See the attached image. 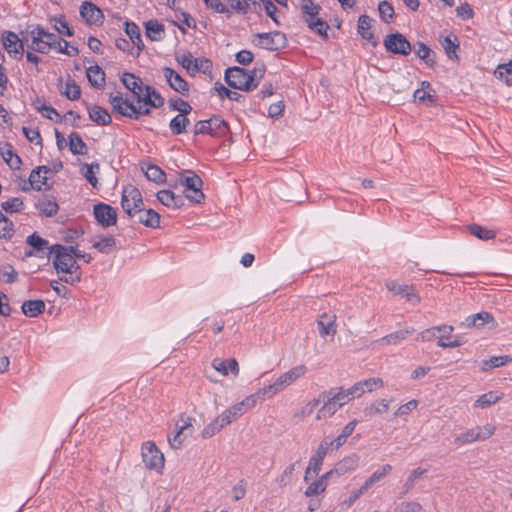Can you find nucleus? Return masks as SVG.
Instances as JSON below:
<instances>
[{
	"label": "nucleus",
	"mask_w": 512,
	"mask_h": 512,
	"mask_svg": "<svg viewBox=\"0 0 512 512\" xmlns=\"http://www.w3.org/2000/svg\"><path fill=\"white\" fill-rule=\"evenodd\" d=\"M389 405L390 401L387 399L377 400L365 409V414L368 417H372L377 414H383L388 411Z\"/></svg>",
	"instance_id": "nucleus-50"
},
{
	"label": "nucleus",
	"mask_w": 512,
	"mask_h": 512,
	"mask_svg": "<svg viewBox=\"0 0 512 512\" xmlns=\"http://www.w3.org/2000/svg\"><path fill=\"white\" fill-rule=\"evenodd\" d=\"M138 220L140 223L150 228H157L160 224V215L153 209L141 210L138 212Z\"/></svg>",
	"instance_id": "nucleus-34"
},
{
	"label": "nucleus",
	"mask_w": 512,
	"mask_h": 512,
	"mask_svg": "<svg viewBox=\"0 0 512 512\" xmlns=\"http://www.w3.org/2000/svg\"><path fill=\"white\" fill-rule=\"evenodd\" d=\"M359 466V456L357 454L349 455L335 464L334 468L329 470L332 477L334 475L341 476L348 472L354 471Z\"/></svg>",
	"instance_id": "nucleus-20"
},
{
	"label": "nucleus",
	"mask_w": 512,
	"mask_h": 512,
	"mask_svg": "<svg viewBox=\"0 0 512 512\" xmlns=\"http://www.w3.org/2000/svg\"><path fill=\"white\" fill-rule=\"evenodd\" d=\"M37 208L42 215L51 217L58 212V204L53 197H43L37 203Z\"/></svg>",
	"instance_id": "nucleus-35"
},
{
	"label": "nucleus",
	"mask_w": 512,
	"mask_h": 512,
	"mask_svg": "<svg viewBox=\"0 0 512 512\" xmlns=\"http://www.w3.org/2000/svg\"><path fill=\"white\" fill-rule=\"evenodd\" d=\"M384 46L387 51L407 56L411 52L410 42L400 33L389 34L384 40Z\"/></svg>",
	"instance_id": "nucleus-13"
},
{
	"label": "nucleus",
	"mask_w": 512,
	"mask_h": 512,
	"mask_svg": "<svg viewBox=\"0 0 512 512\" xmlns=\"http://www.w3.org/2000/svg\"><path fill=\"white\" fill-rule=\"evenodd\" d=\"M3 47L13 59H21L24 53L25 42L16 33L5 31L1 37Z\"/></svg>",
	"instance_id": "nucleus-12"
},
{
	"label": "nucleus",
	"mask_w": 512,
	"mask_h": 512,
	"mask_svg": "<svg viewBox=\"0 0 512 512\" xmlns=\"http://www.w3.org/2000/svg\"><path fill=\"white\" fill-rule=\"evenodd\" d=\"M512 361V358L508 355L503 356H493L488 360H483L482 364V370H488L491 368H498L502 367Z\"/></svg>",
	"instance_id": "nucleus-51"
},
{
	"label": "nucleus",
	"mask_w": 512,
	"mask_h": 512,
	"mask_svg": "<svg viewBox=\"0 0 512 512\" xmlns=\"http://www.w3.org/2000/svg\"><path fill=\"white\" fill-rule=\"evenodd\" d=\"M468 230L473 236L477 237L480 240H484V241L494 239L496 236V233L493 230L488 229V228L483 227L478 224L470 225L468 227Z\"/></svg>",
	"instance_id": "nucleus-47"
},
{
	"label": "nucleus",
	"mask_w": 512,
	"mask_h": 512,
	"mask_svg": "<svg viewBox=\"0 0 512 512\" xmlns=\"http://www.w3.org/2000/svg\"><path fill=\"white\" fill-rule=\"evenodd\" d=\"M190 124L187 116L183 114L176 115L169 123V128L175 135H180L186 132L187 126Z\"/></svg>",
	"instance_id": "nucleus-46"
},
{
	"label": "nucleus",
	"mask_w": 512,
	"mask_h": 512,
	"mask_svg": "<svg viewBox=\"0 0 512 512\" xmlns=\"http://www.w3.org/2000/svg\"><path fill=\"white\" fill-rule=\"evenodd\" d=\"M319 403H320L319 399H313V400L309 401L299 410V412L296 413V417H299L300 419H304V418L310 416L314 412V410L318 407Z\"/></svg>",
	"instance_id": "nucleus-62"
},
{
	"label": "nucleus",
	"mask_w": 512,
	"mask_h": 512,
	"mask_svg": "<svg viewBox=\"0 0 512 512\" xmlns=\"http://www.w3.org/2000/svg\"><path fill=\"white\" fill-rule=\"evenodd\" d=\"M109 102L113 110L120 115L130 119H139L142 115L149 114L152 108L161 107L164 104V99L154 88L145 86L137 102L124 97L121 92L111 94Z\"/></svg>",
	"instance_id": "nucleus-2"
},
{
	"label": "nucleus",
	"mask_w": 512,
	"mask_h": 512,
	"mask_svg": "<svg viewBox=\"0 0 512 512\" xmlns=\"http://www.w3.org/2000/svg\"><path fill=\"white\" fill-rule=\"evenodd\" d=\"M503 397V394L497 391H489L480 395L477 400L474 402V407L480 408H488L491 405L500 401Z\"/></svg>",
	"instance_id": "nucleus-37"
},
{
	"label": "nucleus",
	"mask_w": 512,
	"mask_h": 512,
	"mask_svg": "<svg viewBox=\"0 0 512 512\" xmlns=\"http://www.w3.org/2000/svg\"><path fill=\"white\" fill-rule=\"evenodd\" d=\"M86 75L88 81L93 87L101 88L104 86L105 74L98 65L90 66L87 68Z\"/></svg>",
	"instance_id": "nucleus-36"
},
{
	"label": "nucleus",
	"mask_w": 512,
	"mask_h": 512,
	"mask_svg": "<svg viewBox=\"0 0 512 512\" xmlns=\"http://www.w3.org/2000/svg\"><path fill=\"white\" fill-rule=\"evenodd\" d=\"M295 466H296L295 463L288 465L283 470V472L280 474V476L277 479V482L279 483V485L281 487H284L291 482L294 471H295Z\"/></svg>",
	"instance_id": "nucleus-61"
},
{
	"label": "nucleus",
	"mask_w": 512,
	"mask_h": 512,
	"mask_svg": "<svg viewBox=\"0 0 512 512\" xmlns=\"http://www.w3.org/2000/svg\"><path fill=\"white\" fill-rule=\"evenodd\" d=\"M263 74V68H256L248 72L240 67H230L225 72V80L227 84L234 89L251 91L257 87Z\"/></svg>",
	"instance_id": "nucleus-5"
},
{
	"label": "nucleus",
	"mask_w": 512,
	"mask_h": 512,
	"mask_svg": "<svg viewBox=\"0 0 512 512\" xmlns=\"http://www.w3.org/2000/svg\"><path fill=\"white\" fill-rule=\"evenodd\" d=\"M321 337L334 336L337 332L336 315L323 313L317 321Z\"/></svg>",
	"instance_id": "nucleus-22"
},
{
	"label": "nucleus",
	"mask_w": 512,
	"mask_h": 512,
	"mask_svg": "<svg viewBox=\"0 0 512 512\" xmlns=\"http://www.w3.org/2000/svg\"><path fill=\"white\" fill-rule=\"evenodd\" d=\"M441 44L448 58L453 59L457 57L456 50L459 47V43L455 35L451 34L444 37Z\"/></svg>",
	"instance_id": "nucleus-48"
},
{
	"label": "nucleus",
	"mask_w": 512,
	"mask_h": 512,
	"mask_svg": "<svg viewBox=\"0 0 512 512\" xmlns=\"http://www.w3.org/2000/svg\"><path fill=\"white\" fill-rule=\"evenodd\" d=\"M372 19L368 15H361L358 19V33L362 39L372 43L374 46L376 45V41L374 40V34L371 29Z\"/></svg>",
	"instance_id": "nucleus-28"
},
{
	"label": "nucleus",
	"mask_w": 512,
	"mask_h": 512,
	"mask_svg": "<svg viewBox=\"0 0 512 512\" xmlns=\"http://www.w3.org/2000/svg\"><path fill=\"white\" fill-rule=\"evenodd\" d=\"M484 325H488L491 329H495L498 325L492 314L486 311L469 315L463 322L466 328H479Z\"/></svg>",
	"instance_id": "nucleus-17"
},
{
	"label": "nucleus",
	"mask_w": 512,
	"mask_h": 512,
	"mask_svg": "<svg viewBox=\"0 0 512 512\" xmlns=\"http://www.w3.org/2000/svg\"><path fill=\"white\" fill-rule=\"evenodd\" d=\"M146 468L161 472L164 468V455L152 441L144 442L141 449Z\"/></svg>",
	"instance_id": "nucleus-8"
},
{
	"label": "nucleus",
	"mask_w": 512,
	"mask_h": 512,
	"mask_svg": "<svg viewBox=\"0 0 512 512\" xmlns=\"http://www.w3.org/2000/svg\"><path fill=\"white\" fill-rule=\"evenodd\" d=\"M331 477H332V475H331V472H329V471L326 472L325 474L321 475L318 479H316L315 481H313L312 483H310L308 485L304 494L307 497H312V496H316V495H319V494L325 492V490L328 486V479Z\"/></svg>",
	"instance_id": "nucleus-27"
},
{
	"label": "nucleus",
	"mask_w": 512,
	"mask_h": 512,
	"mask_svg": "<svg viewBox=\"0 0 512 512\" xmlns=\"http://www.w3.org/2000/svg\"><path fill=\"white\" fill-rule=\"evenodd\" d=\"M415 53L420 59L424 60L428 65L434 64V52L424 43H417Z\"/></svg>",
	"instance_id": "nucleus-55"
},
{
	"label": "nucleus",
	"mask_w": 512,
	"mask_h": 512,
	"mask_svg": "<svg viewBox=\"0 0 512 512\" xmlns=\"http://www.w3.org/2000/svg\"><path fill=\"white\" fill-rule=\"evenodd\" d=\"M214 91L221 99L228 98L233 101H238L241 97L239 93L229 90L222 83H215Z\"/></svg>",
	"instance_id": "nucleus-56"
},
{
	"label": "nucleus",
	"mask_w": 512,
	"mask_h": 512,
	"mask_svg": "<svg viewBox=\"0 0 512 512\" xmlns=\"http://www.w3.org/2000/svg\"><path fill=\"white\" fill-rule=\"evenodd\" d=\"M228 131V124L221 117L214 116L208 120H201L195 124V134L224 135Z\"/></svg>",
	"instance_id": "nucleus-11"
},
{
	"label": "nucleus",
	"mask_w": 512,
	"mask_h": 512,
	"mask_svg": "<svg viewBox=\"0 0 512 512\" xmlns=\"http://www.w3.org/2000/svg\"><path fill=\"white\" fill-rule=\"evenodd\" d=\"M27 243L38 251L48 247V241L35 233L27 237Z\"/></svg>",
	"instance_id": "nucleus-64"
},
{
	"label": "nucleus",
	"mask_w": 512,
	"mask_h": 512,
	"mask_svg": "<svg viewBox=\"0 0 512 512\" xmlns=\"http://www.w3.org/2000/svg\"><path fill=\"white\" fill-rule=\"evenodd\" d=\"M23 39L28 49L42 54L49 53L59 43V37L41 25L28 26L23 32Z\"/></svg>",
	"instance_id": "nucleus-4"
},
{
	"label": "nucleus",
	"mask_w": 512,
	"mask_h": 512,
	"mask_svg": "<svg viewBox=\"0 0 512 512\" xmlns=\"http://www.w3.org/2000/svg\"><path fill=\"white\" fill-rule=\"evenodd\" d=\"M194 419L191 417L180 416L176 422V431L173 436L168 435V442L173 449H180L184 441L192 435Z\"/></svg>",
	"instance_id": "nucleus-9"
},
{
	"label": "nucleus",
	"mask_w": 512,
	"mask_h": 512,
	"mask_svg": "<svg viewBox=\"0 0 512 512\" xmlns=\"http://www.w3.org/2000/svg\"><path fill=\"white\" fill-rule=\"evenodd\" d=\"M255 37L258 40L257 45L266 50L277 51L284 49L287 45L286 35L280 31L258 33Z\"/></svg>",
	"instance_id": "nucleus-10"
},
{
	"label": "nucleus",
	"mask_w": 512,
	"mask_h": 512,
	"mask_svg": "<svg viewBox=\"0 0 512 512\" xmlns=\"http://www.w3.org/2000/svg\"><path fill=\"white\" fill-rule=\"evenodd\" d=\"M414 332L415 329L413 327H407L405 329L395 331L382 337L381 339L378 340V342L384 345H397Z\"/></svg>",
	"instance_id": "nucleus-29"
},
{
	"label": "nucleus",
	"mask_w": 512,
	"mask_h": 512,
	"mask_svg": "<svg viewBox=\"0 0 512 512\" xmlns=\"http://www.w3.org/2000/svg\"><path fill=\"white\" fill-rule=\"evenodd\" d=\"M304 20L310 29L316 31L323 37H327V30L329 29V26L324 20L318 18L317 15L304 16Z\"/></svg>",
	"instance_id": "nucleus-41"
},
{
	"label": "nucleus",
	"mask_w": 512,
	"mask_h": 512,
	"mask_svg": "<svg viewBox=\"0 0 512 512\" xmlns=\"http://www.w3.org/2000/svg\"><path fill=\"white\" fill-rule=\"evenodd\" d=\"M125 32L131 39L134 45L141 49L144 45L141 39L140 28L134 22L125 23Z\"/></svg>",
	"instance_id": "nucleus-49"
},
{
	"label": "nucleus",
	"mask_w": 512,
	"mask_h": 512,
	"mask_svg": "<svg viewBox=\"0 0 512 512\" xmlns=\"http://www.w3.org/2000/svg\"><path fill=\"white\" fill-rule=\"evenodd\" d=\"M121 206L129 216H134L138 212H141L144 206L141 192L132 185L124 187L122 191Z\"/></svg>",
	"instance_id": "nucleus-7"
},
{
	"label": "nucleus",
	"mask_w": 512,
	"mask_h": 512,
	"mask_svg": "<svg viewBox=\"0 0 512 512\" xmlns=\"http://www.w3.org/2000/svg\"><path fill=\"white\" fill-rule=\"evenodd\" d=\"M22 312L27 317H37L45 310V303L42 300H28L21 306Z\"/></svg>",
	"instance_id": "nucleus-31"
},
{
	"label": "nucleus",
	"mask_w": 512,
	"mask_h": 512,
	"mask_svg": "<svg viewBox=\"0 0 512 512\" xmlns=\"http://www.w3.org/2000/svg\"><path fill=\"white\" fill-rule=\"evenodd\" d=\"M1 155L3 160L11 169H19L21 166V158L12 150L10 145L1 148Z\"/></svg>",
	"instance_id": "nucleus-42"
},
{
	"label": "nucleus",
	"mask_w": 512,
	"mask_h": 512,
	"mask_svg": "<svg viewBox=\"0 0 512 512\" xmlns=\"http://www.w3.org/2000/svg\"><path fill=\"white\" fill-rule=\"evenodd\" d=\"M158 201L170 209H179L184 205L183 197L180 195H176L171 190H160L157 193Z\"/></svg>",
	"instance_id": "nucleus-24"
},
{
	"label": "nucleus",
	"mask_w": 512,
	"mask_h": 512,
	"mask_svg": "<svg viewBox=\"0 0 512 512\" xmlns=\"http://www.w3.org/2000/svg\"><path fill=\"white\" fill-rule=\"evenodd\" d=\"M49 169L46 166H39L32 170L29 176V182L32 188L40 191L47 185V174Z\"/></svg>",
	"instance_id": "nucleus-26"
},
{
	"label": "nucleus",
	"mask_w": 512,
	"mask_h": 512,
	"mask_svg": "<svg viewBox=\"0 0 512 512\" xmlns=\"http://www.w3.org/2000/svg\"><path fill=\"white\" fill-rule=\"evenodd\" d=\"M80 14L90 25H100L103 21L102 11L91 2H84L81 5Z\"/></svg>",
	"instance_id": "nucleus-18"
},
{
	"label": "nucleus",
	"mask_w": 512,
	"mask_h": 512,
	"mask_svg": "<svg viewBox=\"0 0 512 512\" xmlns=\"http://www.w3.org/2000/svg\"><path fill=\"white\" fill-rule=\"evenodd\" d=\"M93 214L97 222L104 228L113 226L117 222V212L108 204H96L93 208Z\"/></svg>",
	"instance_id": "nucleus-14"
},
{
	"label": "nucleus",
	"mask_w": 512,
	"mask_h": 512,
	"mask_svg": "<svg viewBox=\"0 0 512 512\" xmlns=\"http://www.w3.org/2000/svg\"><path fill=\"white\" fill-rule=\"evenodd\" d=\"M494 76L504 82L506 85H512V60L507 63L500 64L494 71Z\"/></svg>",
	"instance_id": "nucleus-40"
},
{
	"label": "nucleus",
	"mask_w": 512,
	"mask_h": 512,
	"mask_svg": "<svg viewBox=\"0 0 512 512\" xmlns=\"http://www.w3.org/2000/svg\"><path fill=\"white\" fill-rule=\"evenodd\" d=\"M162 71L163 76L171 89L181 95H186L189 92V85L187 81L184 80L178 72L170 67H164Z\"/></svg>",
	"instance_id": "nucleus-16"
},
{
	"label": "nucleus",
	"mask_w": 512,
	"mask_h": 512,
	"mask_svg": "<svg viewBox=\"0 0 512 512\" xmlns=\"http://www.w3.org/2000/svg\"><path fill=\"white\" fill-rule=\"evenodd\" d=\"M176 60L187 71H191V72L195 73L200 70L198 59L194 58L192 56V54H190V53H183V54L177 55Z\"/></svg>",
	"instance_id": "nucleus-45"
},
{
	"label": "nucleus",
	"mask_w": 512,
	"mask_h": 512,
	"mask_svg": "<svg viewBox=\"0 0 512 512\" xmlns=\"http://www.w3.org/2000/svg\"><path fill=\"white\" fill-rule=\"evenodd\" d=\"M329 395H332L336 400L338 406L343 407L345 404L349 403L352 399L348 394L347 389L340 388L338 391L331 390Z\"/></svg>",
	"instance_id": "nucleus-63"
},
{
	"label": "nucleus",
	"mask_w": 512,
	"mask_h": 512,
	"mask_svg": "<svg viewBox=\"0 0 512 512\" xmlns=\"http://www.w3.org/2000/svg\"><path fill=\"white\" fill-rule=\"evenodd\" d=\"M339 408L340 406H338L334 397L332 395H329L327 400L324 401L322 407L318 410L316 414V419H328L331 416H333Z\"/></svg>",
	"instance_id": "nucleus-32"
},
{
	"label": "nucleus",
	"mask_w": 512,
	"mask_h": 512,
	"mask_svg": "<svg viewBox=\"0 0 512 512\" xmlns=\"http://www.w3.org/2000/svg\"><path fill=\"white\" fill-rule=\"evenodd\" d=\"M68 140H69V149L72 154L84 155L87 153V145L85 144V142L82 140L81 136L78 133L72 132L68 136Z\"/></svg>",
	"instance_id": "nucleus-38"
},
{
	"label": "nucleus",
	"mask_w": 512,
	"mask_h": 512,
	"mask_svg": "<svg viewBox=\"0 0 512 512\" xmlns=\"http://www.w3.org/2000/svg\"><path fill=\"white\" fill-rule=\"evenodd\" d=\"M121 81H122L123 85L129 91L132 92L133 97L137 102L139 99V96H141V94L143 93L144 87H145V86H143L142 80L132 73L125 72L121 76Z\"/></svg>",
	"instance_id": "nucleus-23"
},
{
	"label": "nucleus",
	"mask_w": 512,
	"mask_h": 512,
	"mask_svg": "<svg viewBox=\"0 0 512 512\" xmlns=\"http://www.w3.org/2000/svg\"><path fill=\"white\" fill-rule=\"evenodd\" d=\"M211 366L222 376H228L229 372H231L234 377H237L240 371L238 362L235 358L228 360L222 358H214L211 362Z\"/></svg>",
	"instance_id": "nucleus-19"
},
{
	"label": "nucleus",
	"mask_w": 512,
	"mask_h": 512,
	"mask_svg": "<svg viewBox=\"0 0 512 512\" xmlns=\"http://www.w3.org/2000/svg\"><path fill=\"white\" fill-rule=\"evenodd\" d=\"M454 328L451 325H441L438 328V346L441 348H455L462 345L459 339L453 338L452 332Z\"/></svg>",
	"instance_id": "nucleus-21"
},
{
	"label": "nucleus",
	"mask_w": 512,
	"mask_h": 512,
	"mask_svg": "<svg viewBox=\"0 0 512 512\" xmlns=\"http://www.w3.org/2000/svg\"><path fill=\"white\" fill-rule=\"evenodd\" d=\"M13 223L0 213V237L10 238L13 235Z\"/></svg>",
	"instance_id": "nucleus-58"
},
{
	"label": "nucleus",
	"mask_w": 512,
	"mask_h": 512,
	"mask_svg": "<svg viewBox=\"0 0 512 512\" xmlns=\"http://www.w3.org/2000/svg\"><path fill=\"white\" fill-rule=\"evenodd\" d=\"M328 444L323 440L319 443L315 453L311 456L308 466L305 471L304 480L307 481L309 475L315 474L317 475L321 470L323 460L329 451Z\"/></svg>",
	"instance_id": "nucleus-15"
},
{
	"label": "nucleus",
	"mask_w": 512,
	"mask_h": 512,
	"mask_svg": "<svg viewBox=\"0 0 512 512\" xmlns=\"http://www.w3.org/2000/svg\"><path fill=\"white\" fill-rule=\"evenodd\" d=\"M392 471L390 464H384L376 469L362 484L363 489L368 491L374 484L380 482Z\"/></svg>",
	"instance_id": "nucleus-30"
},
{
	"label": "nucleus",
	"mask_w": 512,
	"mask_h": 512,
	"mask_svg": "<svg viewBox=\"0 0 512 512\" xmlns=\"http://www.w3.org/2000/svg\"><path fill=\"white\" fill-rule=\"evenodd\" d=\"M378 11L381 19L384 22H390L394 16V9L390 3L387 1H382L378 5Z\"/></svg>",
	"instance_id": "nucleus-59"
},
{
	"label": "nucleus",
	"mask_w": 512,
	"mask_h": 512,
	"mask_svg": "<svg viewBox=\"0 0 512 512\" xmlns=\"http://www.w3.org/2000/svg\"><path fill=\"white\" fill-rule=\"evenodd\" d=\"M83 169L85 170L83 172V176L85 179L93 186L96 187L98 184V179L96 177V173L99 172L100 166L98 163H91V164H84Z\"/></svg>",
	"instance_id": "nucleus-54"
},
{
	"label": "nucleus",
	"mask_w": 512,
	"mask_h": 512,
	"mask_svg": "<svg viewBox=\"0 0 512 512\" xmlns=\"http://www.w3.org/2000/svg\"><path fill=\"white\" fill-rule=\"evenodd\" d=\"M476 441H484L489 439L496 431V427L493 424H485L483 426H477L472 428Z\"/></svg>",
	"instance_id": "nucleus-52"
},
{
	"label": "nucleus",
	"mask_w": 512,
	"mask_h": 512,
	"mask_svg": "<svg viewBox=\"0 0 512 512\" xmlns=\"http://www.w3.org/2000/svg\"><path fill=\"white\" fill-rule=\"evenodd\" d=\"M287 387L289 386L286 383L284 376L280 374L271 384L258 389L255 393L246 396L240 402H237L225 409L220 415L204 427L202 430V437L204 439L211 438L234 420L244 415L248 410L253 409L259 402L273 398Z\"/></svg>",
	"instance_id": "nucleus-1"
},
{
	"label": "nucleus",
	"mask_w": 512,
	"mask_h": 512,
	"mask_svg": "<svg viewBox=\"0 0 512 512\" xmlns=\"http://www.w3.org/2000/svg\"><path fill=\"white\" fill-rule=\"evenodd\" d=\"M146 35L153 41H159L164 35V26L157 20H149L145 23Z\"/></svg>",
	"instance_id": "nucleus-39"
},
{
	"label": "nucleus",
	"mask_w": 512,
	"mask_h": 512,
	"mask_svg": "<svg viewBox=\"0 0 512 512\" xmlns=\"http://www.w3.org/2000/svg\"><path fill=\"white\" fill-rule=\"evenodd\" d=\"M179 184L185 188V197L193 203H201L204 199L202 192L203 181L193 171L185 170L179 174Z\"/></svg>",
	"instance_id": "nucleus-6"
},
{
	"label": "nucleus",
	"mask_w": 512,
	"mask_h": 512,
	"mask_svg": "<svg viewBox=\"0 0 512 512\" xmlns=\"http://www.w3.org/2000/svg\"><path fill=\"white\" fill-rule=\"evenodd\" d=\"M145 176L148 180L153 181L155 183H163L165 181V173L164 171L156 166V165H148L145 169Z\"/></svg>",
	"instance_id": "nucleus-53"
},
{
	"label": "nucleus",
	"mask_w": 512,
	"mask_h": 512,
	"mask_svg": "<svg viewBox=\"0 0 512 512\" xmlns=\"http://www.w3.org/2000/svg\"><path fill=\"white\" fill-rule=\"evenodd\" d=\"M307 373V367L303 364L297 365L282 373L288 386L293 385L297 380Z\"/></svg>",
	"instance_id": "nucleus-43"
},
{
	"label": "nucleus",
	"mask_w": 512,
	"mask_h": 512,
	"mask_svg": "<svg viewBox=\"0 0 512 512\" xmlns=\"http://www.w3.org/2000/svg\"><path fill=\"white\" fill-rule=\"evenodd\" d=\"M91 242L92 247L102 254H110L117 248V242L113 236H95Z\"/></svg>",
	"instance_id": "nucleus-25"
},
{
	"label": "nucleus",
	"mask_w": 512,
	"mask_h": 512,
	"mask_svg": "<svg viewBox=\"0 0 512 512\" xmlns=\"http://www.w3.org/2000/svg\"><path fill=\"white\" fill-rule=\"evenodd\" d=\"M89 118L98 125H108L111 123L110 114L100 106L94 105L88 109Z\"/></svg>",
	"instance_id": "nucleus-33"
},
{
	"label": "nucleus",
	"mask_w": 512,
	"mask_h": 512,
	"mask_svg": "<svg viewBox=\"0 0 512 512\" xmlns=\"http://www.w3.org/2000/svg\"><path fill=\"white\" fill-rule=\"evenodd\" d=\"M307 373V367L303 364L297 365L282 373L288 386L293 385L297 380Z\"/></svg>",
	"instance_id": "nucleus-44"
},
{
	"label": "nucleus",
	"mask_w": 512,
	"mask_h": 512,
	"mask_svg": "<svg viewBox=\"0 0 512 512\" xmlns=\"http://www.w3.org/2000/svg\"><path fill=\"white\" fill-rule=\"evenodd\" d=\"M49 254L54 255L53 266L57 273L65 274L60 280L75 285L81 281L80 266L74 259L73 246L55 244L49 247Z\"/></svg>",
	"instance_id": "nucleus-3"
},
{
	"label": "nucleus",
	"mask_w": 512,
	"mask_h": 512,
	"mask_svg": "<svg viewBox=\"0 0 512 512\" xmlns=\"http://www.w3.org/2000/svg\"><path fill=\"white\" fill-rule=\"evenodd\" d=\"M17 276L18 274L16 270L10 265H5L0 268V279L6 283L15 282Z\"/></svg>",
	"instance_id": "nucleus-60"
},
{
	"label": "nucleus",
	"mask_w": 512,
	"mask_h": 512,
	"mask_svg": "<svg viewBox=\"0 0 512 512\" xmlns=\"http://www.w3.org/2000/svg\"><path fill=\"white\" fill-rule=\"evenodd\" d=\"M23 205V201L20 198L15 197L4 201L1 204V207L4 211L13 213L21 211L23 209Z\"/></svg>",
	"instance_id": "nucleus-57"
}]
</instances>
